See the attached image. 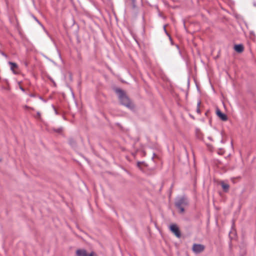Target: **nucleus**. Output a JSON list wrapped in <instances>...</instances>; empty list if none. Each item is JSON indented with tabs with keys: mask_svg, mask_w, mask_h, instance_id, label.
Masks as SVG:
<instances>
[{
	"mask_svg": "<svg viewBox=\"0 0 256 256\" xmlns=\"http://www.w3.org/2000/svg\"><path fill=\"white\" fill-rule=\"evenodd\" d=\"M116 94H117L118 99L122 104L126 106L130 109H132L134 106L130 102V99L126 94L124 91L120 88H116L115 90Z\"/></svg>",
	"mask_w": 256,
	"mask_h": 256,
	"instance_id": "obj_1",
	"label": "nucleus"
},
{
	"mask_svg": "<svg viewBox=\"0 0 256 256\" xmlns=\"http://www.w3.org/2000/svg\"><path fill=\"white\" fill-rule=\"evenodd\" d=\"M188 204V200L184 196L177 198L176 200V206L180 210V213H182L184 211V207Z\"/></svg>",
	"mask_w": 256,
	"mask_h": 256,
	"instance_id": "obj_2",
	"label": "nucleus"
},
{
	"mask_svg": "<svg viewBox=\"0 0 256 256\" xmlns=\"http://www.w3.org/2000/svg\"><path fill=\"white\" fill-rule=\"evenodd\" d=\"M170 229L172 233L178 238L181 236V234L178 226L176 224H172L170 226Z\"/></svg>",
	"mask_w": 256,
	"mask_h": 256,
	"instance_id": "obj_3",
	"label": "nucleus"
},
{
	"mask_svg": "<svg viewBox=\"0 0 256 256\" xmlns=\"http://www.w3.org/2000/svg\"><path fill=\"white\" fill-rule=\"evenodd\" d=\"M205 246L201 244H194L192 246V250L196 254H199L203 252L204 250Z\"/></svg>",
	"mask_w": 256,
	"mask_h": 256,
	"instance_id": "obj_4",
	"label": "nucleus"
},
{
	"mask_svg": "<svg viewBox=\"0 0 256 256\" xmlns=\"http://www.w3.org/2000/svg\"><path fill=\"white\" fill-rule=\"evenodd\" d=\"M76 254L77 256H96L94 252H91L90 254H88L86 250L84 249H79L76 251Z\"/></svg>",
	"mask_w": 256,
	"mask_h": 256,
	"instance_id": "obj_5",
	"label": "nucleus"
},
{
	"mask_svg": "<svg viewBox=\"0 0 256 256\" xmlns=\"http://www.w3.org/2000/svg\"><path fill=\"white\" fill-rule=\"evenodd\" d=\"M217 116L223 121H226L228 120V116L226 114H223L219 109L216 111Z\"/></svg>",
	"mask_w": 256,
	"mask_h": 256,
	"instance_id": "obj_6",
	"label": "nucleus"
},
{
	"mask_svg": "<svg viewBox=\"0 0 256 256\" xmlns=\"http://www.w3.org/2000/svg\"><path fill=\"white\" fill-rule=\"evenodd\" d=\"M8 64L10 66V70H12L14 74H18V72L16 70V69L18 68V66L15 62H9Z\"/></svg>",
	"mask_w": 256,
	"mask_h": 256,
	"instance_id": "obj_7",
	"label": "nucleus"
},
{
	"mask_svg": "<svg viewBox=\"0 0 256 256\" xmlns=\"http://www.w3.org/2000/svg\"><path fill=\"white\" fill-rule=\"evenodd\" d=\"M234 50L238 52H241L244 50V46L242 44H236L234 46Z\"/></svg>",
	"mask_w": 256,
	"mask_h": 256,
	"instance_id": "obj_8",
	"label": "nucleus"
},
{
	"mask_svg": "<svg viewBox=\"0 0 256 256\" xmlns=\"http://www.w3.org/2000/svg\"><path fill=\"white\" fill-rule=\"evenodd\" d=\"M220 184L222 186V187L223 190L225 192H227L228 190V189L230 188V186L228 184L224 183V182H220Z\"/></svg>",
	"mask_w": 256,
	"mask_h": 256,
	"instance_id": "obj_9",
	"label": "nucleus"
},
{
	"mask_svg": "<svg viewBox=\"0 0 256 256\" xmlns=\"http://www.w3.org/2000/svg\"><path fill=\"white\" fill-rule=\"evenodd\" d=\"M54 131L56 132H58V133H60L62 130V128H54Z\"/></svg>",
	"mask_w": 256,
	"mask_h": 256,
	"instance_id": "obj_10",
	"label": "nucleus"
},
{
	"mask_svg": "<svg viewBox=\"0 0 256 256\" xmlns=\"http://www.w3.org/2000/svg\"><path fill=\"white\" fill-rule=\"evenodd\" d=\"M52 107L54 110L55 114H58V112L56 110V108L54 107V105H52Z\"/></svg>",
	"mask_w": 256,
	"mask_h": 256,
	"instance_id": "obj_11",
	"label": "nucleus"
},
{
	"mask_svg": "<svg viewBox=\"0 0 256 256\" xmlns=\"http://www.w3.org/2000/svg\"><path fill=\"white\" fill-rule=\"evenodd\" d=\"M166 26H164V30L165 32L166 33V34L169 36V34H168V33L166 30Z\"/></svg>",
	"mask_w": 256,
	"mask_h": 256,
	"instance_id": "obj_12",
	"label": "nucleus"
},
{
	"mask_svg": "<svg viewBox=\"0 0 256 256\" xmlns=\"http://www.w3.org/2000/svg\"><path fill=\"white\" fill-rule=\"evenodd\" d=\"M35 20L39 24H40V22L36 19V18L35 17H34Z\"/></svg>",
	"mask_w": 256,
	"mask_h": 256,
	"instance_id": "obj_13",
	"label": "nucleus"
},
{
	"mask_svg": "<svg viewBox=\"0 0 256 256\" xmlns=\"http://www.w3.org/2000/svg\"><path fill=\"white\" fill-rule=\"evenodd\" d=\"M200 102H198V106L200 105Z\"/></svg>",
	"mask_w": 256,
	"mask_h": 256,
	"instance_id": "obj_14",
	"label": "nucleus"
},
{
	"mask_svg": "<svg viewBox=\"0 0 256 256\" xmlns=\"http://www.w3.org/2000/svg\"><path fill=\"white\" fill-rule=\"evenodd\" d=\"M20 89L22 90L23 92L24 91V90L22 88V87H20Z\"/></svg>",
	"mask_w": 256,
	"mask_h": 256,
	"instance_id": "obj_15",
	"label": "nucleus"
},
{
	"mask_svg": "<svg viewBox=\"0 0 256 256\" xmlns=\"http://www.w3.org/2000/svg\"><path fill=\"white\" fill-rule=\"evenodd\" d=\"M197 112H198V113H200V110L199 108H198V109H197Z\"/></svg>",
	"mask_w": 256,
	"mask_h": 256,
	"instance_id": "obj_16",
	"label": "nucleus"
},
{
	"mask_svg": "<svg viewBox=\"0 0 256 256\" xmlns=\"http://www.w3.org/2000/svg\"><path fill=\"white\" fill-rule=\"evenodd\" d=\"M37 114H38V115L40 116V113L39 112H38L37 113Z\"/></svg>",
	"mask_w": 256,
	"mask_h": 256,
	"instance_id": "obj_17",
	"label": "nucleus"
},
{
	"mask_svg": "<svg viewBox=\"0 0 256 256\" xmlns=\"http://www.w3.org/2000/svg\"><path fill=\"white\" fill-rule=\"evenodd\" d=\"M31 96H34L33 94L30 95Z\"/></svg>",
	"mask_w": 256,
	"mask_h": 256,
	"instance_id": "obj_18",
	"label": "nucleus"
}]
</instances>
